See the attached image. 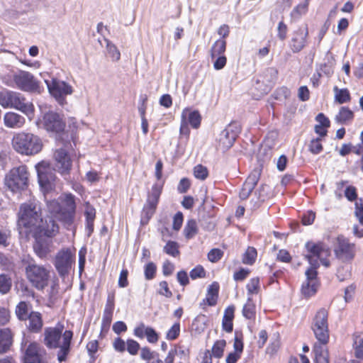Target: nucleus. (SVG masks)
<instances>
[{
  "label": "nucleus",
  "mask_w": 363,
  "mask_h": 363,
  "mask_svg": "<svg viewBox=\"0 0 363 363\" xmlns=\"http://www.w3.org/2000/svg\"><path fill=\"white\" fill-rule=\"evenodd\" d=\"M328 313L322 308L315 313L311 324V330L317 340L312 348L313 363H330L329 352L325 346L329 342Z\"/></svg>",
  "instance_id": "1"
},
{
  "label": "nucleus",
  "mask_w": 363,
  "mask_h": 363,
  "mask_svg": "<svg viewBox=\"0 0 363 363\" xmlns=\"http://www.w3.org/2000/svg\"><path fill=\"white\" fill-rule=\"evenodd\" d=\"M38 176V182L40 190L44 197L45 202L55 200L56 186L58 179L55 174V169L45 161L35 164Z\"/></svg>",
  "instance_id": "2"
},
{
  "label": "nucleus",
  "mask_w": 363,
  "mask_h": 363,
  "mask_svg": "<svg viewBox=\"0 0 363 363\" xmlns=\"http://www.w3.org/2000/svg\"><path fill=\"white\" fill-rule=\"evenodd\" d=\"M21 262L28 280L37 289H43L48 285L50 271L43 265L37 264L29 255H24Z\"/></svg>",
  "instance_id": "3"
},
{
  "label": "nucleus",
  "mask_w": 363,
  "mask_h": 363,
  "mask_svg": "<svg viewBox=\"0 0 363 363\" xmlns=\"http://www.w3.org/2000/svg\"><path fill=\"white\" fill-rule=\"evenodd\" d=\"M13 149L23 155H34L43 148L40 138L31 133L21 132L14 135L12 139Z\"/></svg>",
  "instance_id": "4"
},
{
  "label": "nucleus",
  "mask_w": 363,
  "mask_h": 363,
  "mask_svg": "<svg viewBox=\"0 0 363 363\" xmlns=\"http://www.w3.org/2000/svg\"><path fill=\"white\" fill-rule=\"evenodd\" d=\"M30 174L25 164L13 167L5 176V186L13 194H21L27 189L29 184Z\"/></svg>",
  "instance_id": "5"
},
{
  "label": "nucleus",
  "mask_w": 363,
  "mask_h": 363,
  "mask_svg": "<svg viewBox=\"0 0 363 363\" xmlns=\"http://www.w3.org/2000/svg\"><path fill=\"white\" fill-rule=\"evenodd\" d=\"M43 128L50 134L60 137L64 133L66 123L63 116L53 111L44 113L39 119Z\"/></svg>",
  "instance_id": "6"
},
{
  "label": "nucleus",
  "mask_w": 363,
  "mask_h": 363,
  "mask_svg": "<svg viewBox=\"0 0 363 363\" xmlns=\"http://www.w3.org/2000/svg\"><path fill=\"white\" fill-rule=\"evenodd\" d=\"M45 82L50 94L55 99L58 104L61 106L66 104V96L72 94L73 92L72 86L67 82L56 78L52 79L51 81L45 80Z\"/></svg>",
  "instance_id": "7"
},
{
  "label": "nucleus",
  "mask_w": 363,
  "mask_h": 363,
  "mask_svg": "<svg viewBox=\"0 0 363 363\" xmlns=\"http://www.w3.org/2000/svg\"><path fill=\"white\" fill-rule=\"evenodd\" d=\"M13 80L21 91L30 93L40 91V82L29 72L19 70L13 74Z\"/></svg>",
  "instance_id": "8"
},
{
  "label": "nucleus",
  "mask_w": 363,
  "mask_h": 363,
  "mask_svg": "<svg viewBox=\"0 0 363 363\" xmlns=\"http://www.w3.org/2000/svg\"><path fill=\"white\" fill-rule=\"evenodd\" d=\"M337 245L334 248L335 257L342 262H350L355 257V245L349 242V240L342 235L337 238Z\"/></svg>",
  "instance_id": "9"
},
{
  "label": "nucleus",
  "mask_w": 363,
  "mask_h": 363,
  "mask_svg": "<svg viewBox=\"0 0 363 363\" xmlns=\"http://www.w3.org/2000/svg\"><path fill=\"white\" fill-rule=\"evenodd\" d=\"M73 260V255L69 248H63L57 252L54 266L60 277H65L69 274Z\"/></svg>",
  "instance_id": "10"
},
{
  "label": "nucleus",
  "mask_w": 363,
  "mask_h": 363,
  "mask_svg": "<svg viewBox=\"0 0 363 363\" xmlns=\"http://www.w3.org/2000/svg\"><path fill=\"white\" fill-rule=\"evenodd\" d=\"M65 325L61 322H57L55 327H48L44 330V343L49 349H56L60 346V339L64 340Z\"/></svg>",
  "instance_id": "11"
},
{
  "label": "nucleus",
  "mask_w": 363,
  "mask_h": 363,
  "mask_svg": "<svg viewBox=\"0 0 363 363\" xmlns=\"http://www.w3.org/2000/svg\"><path fill=\"white\" fill-rule=\"evenodd\" d=\"M318 274V270L309 268L306 269L305 272L306 279L301 286V291L304 296L311 297L316 294L319 286Z\"/></svg>",
  "instance_id": "12"
},
{
  "label": "nucleus",
  "mask_w": 363,
  "mask_h": 363,
  "mask_svg": "<svg viewBox=\"0 0 363 363\" xmlns=\"http://www.w3.org/2000/svg\"><path fill=\"white\" fill-rule=\"evenodd\" d=\"M17 109L27 116L32 115L34 112V106L28 102L23 94L11 91L10 107Z\"/></svg>",
  "instance_id": "13"
},
{
  "label": "nucleus",
  "mask_w": 363,
  "mask_h": 363,
  "mask_svg": "<svg viewBox=\"0 0 363 363\" xmlns=\"http://www.w3.org/2000/svg\"><path fill=\"white\" fill-rule=\"evenodd\" d=\"M308 35V26L300 27L293 33L292 38L289 42V48L294 53L301 52L306 45Z\"/></svg>",
  "instance_id": "14"
},
{
  "label": "nucleus",
  "mask_w": 363,
  "mask_h": 363,
  "mask_svg": "<svg viewBox=\"0 0 363 363\" xmlns=\"http://www.w3.org/2000/svg\"><path fill=\"white\" fill-rule=\"evenodd\" d=\"M55 160V169L63 176L69 174L72 167V161L67 150L63 148L57 150L54 153Z\"/></svg>",
  "instance_id": "15"
},
{
  "label": "nucleus",
  "mask_w": 363,
  "mask_h": 363,
  "mask_svg": "<svg viewBox=\"0 0 363 363\" xmlns=\"http://www.w3.org/2000/svg\"><path fill=\"white\" fill-rule=\"evenodd\" d=\"M261 169H253L244 182L242 189L240 191V198L242 200L248 198L252 193L261 176Z\"/></svg>",
  "instance_id": "16"
},
{
  "label": "nucleus",
  "mask_w": 363,
  "mask_h": 363,
  "mask_svg": "<svg viewBox=\"0 0 363 363\" xmlns=\"http://www.w3.org/2000/svg\"><path fill=\"white\" fill-rule=\"evenodd\" d=\"M305 248L308 253L304 257L320 258L323 253L326 255H329L330 253V247L323 241L315 242L308 240L305 244Z\"/></svg>",
  "instance_id": "17"
},
{
  "label": "nucleus",
  "mask_w": 363,
  "mask_h": 363,
  "mask_svg": "<svg viewBox=\"0 0 363 363\" xmlns=\"http://www.w3.org/2000/svg\"><path fill=\"white\" fill-rule=\"evenodd\" d=\"M133 335L140 339L146 337L147 342L150 343H156L159 339V333L156 330L151 326H145L143 322L135 328Z\"/></svg>",
  "instance_id": "18"
},
{
  "label": "nucleus",
  "mask_w": 363,
  "mask_h": 363,
  "mask_svg": "<svg viewBox=\"0 0 363 363\" xmlns=\"http://www.w3.org/2000/svg\"><path fill=\"white\" fill-rule=\"evenodd\" d=\"M73 335V331L71 330H66L64 331V340L62 344L60 343V346L57 347L59 348L57 354V360L60 363L65 362L67 359V357L72 350Z\"/></svg>",
  "instance_id": "19"
},
{
  "label": "nucleus",
  "mask_w": 363,
  "mask_h": 363,
  "mask_svg": "<svg viewBox=\"0 0 363 363\" xmlns=\"http://www.w3.org/2000/svg\"><path fill=\"white\" fill-rule=\"evenodd\" d=\"M23 363H47L43 359L40 353L39 345L35 342H30L26 349L23 359Z\"/></svg>",
  "instance_id": "20"
},
{
  "label": "nucleus",
  "mask_w": 363,
  "mask_h": 363,
  "mask_svg": "<svg viewBox=\"0 0 363 363\" xmlns=\"http://www.w3.org/2000/svg\"><path fill=\"white\" fill-rule=\"evenodd\" d=\"M57 220L65 227L71 226L74 220L77 206H57Z\"/></svg>",
  "instance_id": "21"
},
{
  "label": "nucleus",
  "mask_w": 363,
  "mask_h": 363,
  "mask_svg": "<svg viewBox=\"0 0 363 363\" xmlns=\"http://www.w3.org/2000/svg\"><path fill=\"white\" fill-rule=\"evenodd\" d=\"M260 78H262V84L268 83V84H264L263 88H261V94H266L270 90L272 85L277 81L278 70L274 67H268L263 72Z\"/></svg>",
  "instance_id": "22"
},
{
  "label": "nucleus",
  "mask_w": 363,
  "mask_h": 363,
  "mask_svg": "<svg viewBox=\"0 0 363 363\" xmlns=\"http://www.w3.org/2000/svg\"><path fill=\"white\" fill-rule=\"evenodd\" d=\"M219 290V284L217 281L212 282L208 286L206 298L200 303V306L206 304L208 306H215L218 302Z\"/></svg>",
  "instance_id": "23"
},
{
  "label": "nucleus",
  "mask_w": 363,
  "mask_h": 363,
  "mask_svg": "<svg viewBox=\"0 0 363 363\" xmlns=\"http://www.w3.org/2000/svg\"><path fill=\"white\" fill-rule=\"evenodd\" d=\"M33 237L35 239L33 245L34 252L39 258H45L50 252L48 240L41 235H33Z\"/></svg>",
  "instance_id": "24"
},
{
  "label": "nucleus",
  "mask_w": 363,
  "mask_h": 363,
  "mask_svg": "<svg viewBox=\"0 0 363 363\" xmlns=\"http://www.w3.org/2000/svg\"><path fill=\"white\" fill-rule=\"evenodd\" d=\"M181 118L184 121H187L193 128L197 129L201 125V116L197 110L192 111L191 108H186L183 110Z\"/></svg>",
  "instance_id": "25"
},
{
  "label": "nucleus",
  "mask_w": 363,
  "mask_h": 363,
  "mask_svg": "<svg viewBox=\"0 0 363 363\" xmlns=\"http://www.w3.org/2000/svg\"><path fill=\"white\" fill-rule=\"evenodd\" d=\"M4 123L7 128H20L25 124L26 119L23 116L17 113L9 111L5 113Z\"/></svg>",
  "instance_id": "26"
},
{
  "label": "nucleus",
  "mask_w": 363,
  "mask_h": 363,
  "mask_svg": "<svg viewBox=\"0 0 363 363\" xmlns=\"http://www.w3.org/2000/svg\"><path fill=\"white\" fill-rule=\"evenodd\" d=\"M114 298L115 297L113 294H108L102 317V328H104L105 325L109 327L111 323L113 313L115 307ZM102 330L103 328H101V330Z\"/></svg>",
  "instance_id": "27"
},
{
  "label": "nucleus",
  "mask_w": 363,
  "mask_h": 363,
  "mask_svg": "<svg viewBox=\"0 0 363 363\" xmlns=\"http://www.w3.org/2000/svg\"><path fill=\"white\" fill-rule=\"evenodd\" d=\"M235 308L234 305L228 306L224 311L222 319V329L228 333L233 330V319L235 317Z\"/></svg>",
  "instance_id": "28"
},
{
  "label": "nucleus",
  "mask_w": 363,
  "mask_h": 363,
  "mask_svg": "<svg viewBox=\"0 0 363 363\" xmlns=\"http://www.w3.org/2000/svg\"><path fill=\"white\" fill-rule=\"evenodd\" d=\"M218 148L223 152L228 150L234 144L236 139L226 129L223 130L218 137Z\"/></svg>",
  "instance_id": "29"
},
{
  "label": "nucleus",
  "mask_w": 363,
  "mask_h": 363,
  "mask_svg": "<svg viewBox=\"0 0 363 363\" xmlns=\"http://www.w3.org/2000/svg\"><path fill=\"white\" fill-rule=\"evenodd\" d=\"M27 319L29 320L28 328L30 332L38 333L41 330L43 322L40 313L32 311Z\"/></svg>",
  "instance_id": "30"
},
{
  "label": "nucleus",
  "mask_w": 363,
  "mask_h": 363,
  "mask_svg": "<svg viewBox=\"0 0 363 363\" xmlns=\"http://www.w3.org/2000/svg\"><path fill=\"white\" fill-rule=\"evenodd\" d=\"M12 334L9 328L0 329V354L6 353L12 345Z\"/></svg>",
  "instance_id": "31"
},
{
  "label": "nucleus",
  "mask_w": 363,
  "mask_h": 363,
  "mask_svg": "<svg viewBox=\"0 0 363 363\" xmlns=\"http://www.w3.org/2000/svg\"><path fill=\"white\" fill-rule=\"evenodd\" d=\"M354 114L347 106L340 107L338 113L335 116V121L338 124H347L352 121Z\"/></svg>",
  "instance_id": "32"
},
{
  "label": "nucleus",
  "mask_w": 363,
  "mask_h": 363,
  "mask_svg": "<svg viewBox=\"0 0 363 363\" xmlns=\"http://www.w3.org/2000/svg\"><path fill=\"white\" fill-rule=\"evenodd\" d=\"M242 315L247 320H253L256 315V306L252 296H248L242 310Z\"/></svg>",
  "instance_id": "33"
},
{
  "label": "nucleus",
  "mask_w": 363,
  "mask_h": 363,
  "mask_svg": "<svg viewBox=\"0 0 363 363\" xmlns=\"http://www.w3.org/2000/svg\"><path fill=\"white\" fill-rule=\"evenodd\" d=\"M208 321V319L206 315L199 314L193 320L192 329L196 332V333L201 334L204 332Z\"/></svg>",
  "instance_id": "34"
},
{
  "label": "nucleus",
  "mask_w": 363,
  "mask_h": 363,
  "mask_svg": "<svg viewBox=\"0 0 363 363\" xmlns=\"http://www.w3.org/2000/svg\"><path fill=\"white\" fill-rule=\"evenodd\" d=\"M55 200L50 202H46V204H76L75 196L69 192H64L56 197Z\"/></svg>",
  "instance_id": "35"
},
{
  "label": "nucleus",
  "mask_w": 363,
  "mask_h": 363,
  "mask_svg": "<svg viewBox=\"0 0 363 363\" xmlns=\"http://www.w3.org/2000/svg\"><path fill=\"white\" fill-rule=\"evenodd\" d=\"M335 101L339 104L349 102L351 100V96L347 88L339 89L337 86H334Z\"/></svg>",
  "instance_id": "36"
},
{
  "label": "nucleus",
  "mask_w": 363,
  "mask_h": 363,
  "mask_svg": "<svg viewBox=\"0 0 363 363\" xmlns=\"http://www.w3.org/2000/svg\"><path fill=\"white\" fill-rule=\"evenodd\" d=\"M157 206H144L140 214V225L148 224L150 220L155 214Z\"/></svg>",
  "instance_id": "37"
},
{
  "label": "nucleus",
  "mask_w": 363,
  "mask_h": 363,
  "mask_svg": "<svg viewBox=\"0 0 363 363\" xmlns=\"http://www.w3.org/2000/svg\"><path fill=\"white\" fill-rule=\"evenodd\" d=\"M226 50V41L223 39L217 40L212 45L210 52L212 59L218 55H224Z\"/></svg>",
  "instance_id": "38"
},
{
  "label": "nucleus",
  "mask_w": 363,
  "mask_h": 363,
  "mask_svg": "<svg viewBox=\"0 0 363 363\" xmlns=\"http://www.w3.org/2000/svg\"><path fill=\"white\" fill-rule=\"evenodd\" d=\"M345 196L350 202H355L354 204H363V199L358 198L357 188L354 186H347L344 191Z\"/></svg>",
  "instance_id": "39"
},
{
  "label": "nucleus",
  "mask_w": 363,
  "mask_h": 363,
  "mask_svg": "<svg viewBox=\"0 0 363 363\" xmlns=\"http://www.w3.org/2000/svg\"><path fill=\"white\" fill-rule=\"evenodd\" d=\"M162 186L159 184H155L148 194L147 204H157L162 193Z\"/></svg>",
  "instance_id": "40"
},
{
  "label": "nucleus",
  "mask_w": 363,
  "mask_h": 363,
  "mask_svg": "<svg viewBox=\"0 0 363 363\" xmlns=\"http://www.w3.org/2000/svg\"><path fill=\"white\" fill-rule=\"evenodd\" d=\"M198 233L197 223L194 219H190L187 221L184 228V234L187 240L193 238Z\"/></svg>",
  "instance_id": "41"
},
{
  "label": "nucleus",
  "mask_w": 363,
  "mask_h": 363,
  "mask_svg": "<svg viewBox=\"0 0 363 363\" xmlns=\"http://www.w3.org/2000/svg\"><path fill=\"white\" fill-rule=\"evenodd\" d=\"M21 210L23 211L21 217L22 220H27L29 218L37 220L38 218L36 206H21Z\"/></svg>",
  "instance_id": "42"
},
{
  "label": "nucleus",
  "mask_w": 363,
  "mask_h": 363,
  "mask_svg": "<svg viewBox=\"0 0 363 363\" xmlns=\"http://www.w3.org/2000/svg\"><path fill=\"white\" fill-rule=\"evenodd\" d=\"M257 256V250L254 247H248L242 255V262L245 264L252 265L255 262Z\"/></svg>",
  "instance_id": "43"
},
{
  "label": "nucleus",
  "mask_w": 363,
  "mask_h": 363,
  "mask_svg": "<svg viewBox=\"0 0 363 363\" xmlns=\"http://www.w3.org/2000/svg\"><path fill=\"white\" fill-rule=\"evenodd\" d=\"M28 305L26 301H20L16 307V315L19 320H27L28 315Z\"/></svg>",
  "instance_id": "44"
},
{
  "label": "nucleus",
  "mask_w": 363,
  "mask_h": 363,
  "mask_svg": "<svg viewBox=\"0 0 363 363\" xmlns=\"http://www.w3.org/2000/svg\"><path fill=\"white\" fill-rule=\"evenodd\" d=\"M226 346L225 340H216L212 347V353L211 354L215 358L220 359L223 356L224 349Z\"/></svg>",
  "instance_id": "45"
},
{
  "label": "nucleus",
  "mask_w": 363,
  "mask_h": 363,
  "mask_svg": "<svg viewBox=\"0 0 363 363\" xmlns=\"http://www.w3.org/2000/svg\"><path fill=\"white\" fill-rule=\"evenodd\" d=\"M12 286V280L6 274H0V294H6Z\"/></svg>",
  "instance_id": "46"
},
{
  "label": "nucleus",
  "mask_w": 363,
  "mask_h": 363,
  "mask_svg": "<svg viewBox=\"0 0 363 363\" xmlns=\"http://www.w3.org/2000/svg\"><path fill=\"white\" fill-rule=\"evenodd\" d=\"M179 248V245L177 241L168 240L164 245L163 250L166 254L173 257H176L180 253Z\"/></svg>",
  "instance_id": "47"
},
{
  "label": "nucleus",
  "mask_w": 363,
  "mask_h": 363,
  "mask_svg": "<svg viewBox=\"0 0 363 363\" xmlns=\"http://www.w3.org/2000/svg\"><path fill=\"white\" fill-rule=\"evenodd\" d=\"M104 41L106 43V50L109 56L112 58L113 61H118L121 58V52L117 47L108 39L104 38Z\"/></svg>",
  "instance_id": "48"
},
{
  "label": "nucleus",
  "mask_w": 363,
  "mask_h": 363,
  "mask_svg": "<svg viewBox=\"0 0 363 363\" xmlns=\"http://www.w3.org/2000/svg\"><path fill=\"white\" fill-rule=\"evenodd\" d=\"M246 289L247 291V297L252 296V294H257L260 289L259 278L254 277L250 279L246 285Z\"/></svg>",
  "instance_id": "49"
},
{
  "label": "nucleus",
  "mask_w": 363,
  "mask_h": 363,
  "mask_svg": "<svg viewBox=\"0 0 363 363\" xmlns=\"http://www.w3.org/2000/svg\"><path fill=\"white\" fill-rule=\"evenodd\" d=\"M157 266L152 262H149L144 266V275L146 280H152L155 277Z\"/></svg>",
  "instance_id": "50"
},
{
  "label": "nucleus",
  "mask_w": 363,
  "mask_h": 363,
  "mask_svg": "<svg viewBox=\"0 0 363 363\" xmlns=\"http://www.w3.org/2000/svg\"><path fill=\"white\" fill-rule=\"evenodd\" d=\"M194 176L200 180H205L208 176V170L202 164H197L193 169Z\"/></svg>",
  "instance_id": "51"
},
{
  "label": "nucleus",
  "mask_w": 363,
  "mask_h": 363,
  "mask_svg": "<svg viewBox=\"0 0 363 363\" xmlns=\"http://www.w3.org/2000/svg\"><path fill=\"white\" fill-rule=\"evenodd\" d=\"M320 138H313L308 145L309 151L313 155H318L323 150Z\"/></svg>",
  "instance_id": "52"
},
{
  "label": "nucleus",
  "mask_w": 363,
  "mask_h": 363,
  "mask_svg": "<svg viewBox=\"0 0 363 363\" xmlns=\"http://www.w3.org/2000/svg\"><path fill=\"white\" fill-rule=\"evenodd\" d=\"M180 334V323L176 322L168 330L166 333V339L169 340H176Z\"/></svg>",
  "instance_id": "53"
},
{
  "label": "nucleus",
  "mask_w": 363,
  "mask_h": 363,
  "mask_svg": "<svg viewBox=\"0 0 363 363\" xmlns=\"http://www.w3.org/2000/svg\"><path fill=\"white\" fill-rule=\"evenodd\" d=\"M206 275V270L204 267L201 264L196 265L189 272V277L193 280L204 278Z\"/></svg>",
  "instance_id": "54"
},
{
  "label": "nucleus",
  "mask_w": 363,
  "mask_h": 363,
  "mask_svg": "<svg viewBox=\"0 0 363 363\" xmlns=\"http://www.w3.org/2000/svg\"><path fill=\"white\" fill-rule=\"evenodd\" d=\"M125 350L130 355H136L140 349V344L135 340L129 338L126 340Z\"/></svg>",
  "instance_id": "55"
},
{
  "label": "nucleus",
  "mask_w": 363,
  "mask_h": 363,
  "mask_svg": "<svg viewBox=\"0 0 363 363\" xmlns=\"http://www.w3.org/2000/svg\"><path fill=\"white\" fill-rule=\"evenodd\" d=\"M223 251L220 249L213 248L208 252L207 257L211 262L216 263L223 257Z\"/></svg>",
  "instance_id": "56"
},
{
  "label": "nucleus",
  "mask_w": 363,
  "mask_h": 363,
  "mask_svg": "<svg viewBox=\"0 0 363 363\" xmlns=\"http://www.w3.org/2000/svg\"><path fill=\"white\" fill-rule=\"evenodd\" d=\"M238 331L235 330L233 348L235 352L242 354L244 350L242 334V333H240V337L238 336Z\"/></svg>",
  "instance_id": "57"
},
{
  "label": "nucleus",
  "mask_w": 363,
  "mask_h": 363,
  "mask_svg": "<svg viewBox=\"0 0 363 363\" xmlns=\"http://www.w3.org/2000/svg\"><path fill=\"white\" fill-rule=\"evenodd\" d=\"M160 289L157 291L159 295L163 296L166 298H171L172 296V292L168 286L167 281H161L159 283Z\"/></svg>",
  "instance_id": "58"
},
{
  "label": "nucleus",
  "mask_w": 363,
  "mask_h": 363,
  "mask_svg": "<svg viewBox=\"0 0 363 363\" xmlns=\"http://www.w3.org/2000/svg\"><path fill=\"white\" fill-rule=\"evenodd\" d=\"M315 218V212L312 210H308L303 213L301 216V222L304 225H311Z\"/></svg>",
  "instance_id": "59"
},
{
  "label": "nucleus",
  "mask_w": 363,
  "mask_h": 363,
  "mask_svg": "<svg viewBox=\"0 0 363 363\" xmlns=\"http://www.w3.org/2000/svg\"><path fill=\"white\" fill-rule=\"evenodd\" d=\"M250 273V270L247 268L240 267L238 271L234 272L233 279L235 281H242L245 280Z\"/></svg>",
  "instance_id": "60"
},
{
  "label": "nucleus",
  "mask_w": 363,
  "mask_h": 363,
  "mask_svg": "<svg viewBox=\"0 0 363 363\" xmlns=\"http://www.w3.org/2000/svg\"><path fill=\"white\" fill-rule=\"evenodd\" d=\"M191 185V180L187 177H183L180 179L177 185V191L181 194L187 192Z\"/></svg>",
  "instance_id": "61"
},
{
  "label": "nucleus",
  "mask_w": 363,
  "mask_h": 363,
  "mask_svg": "<svg viewBox=\"0 0 363 363\" xmlns=\"http://www.w3.org/2000/svg\"><path fill=\"white\" fill-rule=\"evenodd\" d=\"M189 277L187 272L184 269H182L177 273V281L182 286L184 287L189 284Z\"/></svg>",
  "instance_id": "62"
},
{
  "label": "nucleus",
  "mask_w": 363,
  "mask_h": 363,
  "mask_svg": "<svg viewBox=\"0 0 363 363\" xmlns=\"http://www.w3.org/2000/svg\"><path fill=\"white\" fill-rule=\"evenodd\" d=\"M11 91L6 90L0 92V105L4 108L10 107Z\"/></svg>",
  "instance_id": "63"
},
{
  "label": "nucleus",
  "mask_w": 363,
  "mask_h": 363,
  "mask_svg": "<svg viewBox=\"0 0 363 363\" xmlns=\"http://www.w3.org/2000/svg\"><path fill=\"white\" fill-rule=\"evenodd\" d=\"M229 130V133L233 135V137L237 139L241 132V126L238 122H232L225 128Z\"/></svg>",
  "instance_id": "64"
}]
</instances>
